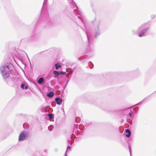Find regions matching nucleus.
Segmentation results:
<instances>
[{"mask_svg": "<svg viewBox=\"0 0 156 156\" xmlns=\"http://www.w3.org/2000/svg\"><path fill=\"white\" fill-rule=\"evenodd\" d=\"M1 70L4 78H6L9 76V73L8 71V69L7 66H2L1 67Z\"/></svg>", "mask_w": 156, "mask_h": 156, "instance_id": "nucleus-1", "label": "nucleus"}, {"mask_svg": "<svg viewBox=\"0 0 156 156\" xmlns=\"http://www.w3.org/2000/svg\"><path fill=\"white\" fill-rule=\"evenodd\" d=\"M28 134L27 133L22 132L20 133L19 137V140L20 141L23 140L28 137Z\"/></svg>", "mask_w": 156, "mask_h": 156, "instance_id": "nucleus-2", "label": "nucleus"}, {"mask_svg": "<svg viewBox=\"0 0 156 156\" xmlns=\"http://www.w3.org/2000/svg\"><path fill=\"white\" fill-rule=\"evenodd\" d=\"M55 101L58 105H60L62 102V99L59 98H57L55 99Z\"/></svg>", "mask_w": 156, "mask_h": 156, "instance_id": "nucleus-3", "label": "nucleus"}, {"mask_svg": "<svg viewBox=\"0 0 156 156\" xmlns=\"http://www.w3.org/2000/svg\"><path fill=\"white\" fill-rule=\"evenodd\" d=\"M126 132L127 133V134H126V136L127 137H129L131 135V132L129 129H127L126 130Z\"/></svg>", "mask_w": 156, "mask_h": 156, "instance_id": "nucleus-4", "label": "nucleus"}, {"mask_svg": "<svg viewBox=\"0 0 156 156\" xmlns=\"http://www.w3.org/2000/svg\"><path fill=\"white\" fill-rule=\"evenodd\" d=\"M54 95V92H50L49 93L47 94V96L48 97L51 98Z\"/></svg>", "mask_w": 156, "mask_h": 156, "instance_id": "nucleus-5", "label": "nucleus"}, {"mask_svg": "<svg viewBox=\"0 0 156 156\" xmlns=\"http://www.w3.org/2000/svg\"><path fill=\"white\" fill-rule=\"evenodd\" d=\"M44 81V79L43 78H41L39 79L38 80V82L39 84L41 83Z\"/></svg>", "mask_w": 156, "mask_h": 156, "instance_id": "nucleus-6", "label": "nucleus"}, {"mask_svg": "<svg viewBox=\"0 0 156 156\" xmlns=\"http://www.w3.org/2000/svg\"><path fill=\"white\" fill-rule=\"evenodd\" d=\"M55 68L56 69H57L58 68H60L61 66L59 65V63H56L55 64Z\"/></svg>", "mask_w": 156, "mask_h": 156, "instance_id": "nucleus-7", "label": "nucleus"}, {"mask_svg": "<svg viewBox=\"0 0 156 156\" xmlns=\"http://www.w3.org/2000/svg\"><path fill=\"white\" fill-rule=\"evenodd\" d=\"M53 73L55 75H56L57 76L59 75V72L56 71H54L53 72Z\"/></svg>", "mask_w": 156, "mask_h": 156, "instance_id": "nucleus-8", "label": "nucleus"}, {"mask_svg": "<svg viewBox=\"0 0 156 156\" xmlns=\"http://www.w3.org/2000/svg\"><path fill=\"white\" fill-rule=\"evenodd\" d=\"M50 119H51L52 118V114L51 113H49L48 115Z\"/></svg>", "mask_w": 156, "mask_h": 156, "instance_id": "nucleus-9", "label": "nucleus"}, {"mask_svg": "<svg viewBox=\"0 0 156 156\" xmlns=\"http://www.w3.org/2000/svg\"><path fill=\"white\" fill-rule=\"evenodd\" d=\"M59 74H66V73L64 72L61 71L59 72Z\"/></svg>", "mask_w": 156, "mask_h": 156, "instance_id": "nucleus-10", "label": "nucleus"}, {"mask_svg": "<svg viewBox=\"0 0 156 156\" xmlns=\"http://www.w3.org/2000/svg\"><path fill=\"white\" fill-rule=\"evenodd\" d=\"M144 34V32H141L140 33V34H139V37H141L142 35L143 34Z\"/></svg>", "mask_w": 156, "mask_h": 156, "instance_id": "nucleus-11", "label": "nucleus"}, {"mask_svg": "<svg viewBox=\"0 0 156 156\" xmlns=\"http://www.w3.org/2000/svg\"><path fill=\"white\" fill-rule=\"evenodd\" d=\"M25 86V84L23 83L21 85V87L22 88L24 89V87Z\"/></svg>", "mask_w": 156, "mask_h": 156, "instance_id": "nucleus-12", "label": "nucleus"}, {"mask_svg": "<svg viewBox=\"0 0 156 156\" xmlns=\"http://www.w3.org/2000/svg\"><path fill=\"white\" fill-rule=\"evenodd\" d=\"M25 89H27L28 88V87L27 86H26L25 87Z\"/></svg>", "mask_w": 156, "mask_h": 156, "instance_id": "nucleus-13", "label": "nucleus"}, {"mask_svg": "<svg viewBox=\"0 0 156 156\" xmlns=\"http://www.w3.org/2000/svg\"><path fill=\"white\" fill-rule=\"evenodd\" d=\"M129 115L130 116H131V115H132V114H131V113H129Z\"/></svg>", "mask_w": 156, "mask_h": 156, "instance_id": "nucleus-14", "label": "nucleus"}]
</instances>
